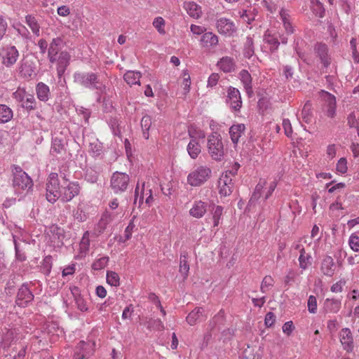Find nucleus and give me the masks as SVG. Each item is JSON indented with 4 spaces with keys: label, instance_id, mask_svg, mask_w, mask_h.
Wrapping results in <instances>:
<instances>
[{
    "label": "nucleus",
    "instance_id": "f257e3e1",
    "mask_svg": "<svg viewBox=\"0 0 359 359\" xmlns=\"http://www.w3.org/2000/svg\"><path fill=\"white\" fill-rule=\"evenodd\" d=\"M64 185L60 186L57 174L52 172L49 175L46 184V198L53 203L60 199L62 202H69L79 195L80 187L78 182H69L65 180Z\"/></svg>",
    "mask_w": 359,
    "mask_h": 359
},
{
    "label": "nucleus",
    "instance_id": "f03ea898",
    "mask_svg": "<svg viewBox=\"0 0 359 359\" xmlns=\"http://www.w3.org/2000/svg\"><path fill=\"white\" fill-rule=\"evenodd\" d=\"M74 82L76 84L90 89L96 90L100 93H104L106 86L100 79V76L91 72H76L73 75Z\"/></svg>",
    "mask_w": 359,
    "mask_h": 359
},
{
    "label": "nucleus",
    "instance_id": "7ed1b4c3",
    "mask_svg": "<svg viewBox=\"0 0 359 359\" xmlns=\"http://www.w3.org/2000/svg\"><path fill=\"white\" fill-rule=\"evenodd\" d=\"M13 172V186L16 193H22L23 191H29L32 189V180L20 167L14 166Z\"/></svg>",
    "mask_w": 359,
    "mask_h": 359
},
{
    "label": "nucleus",
    "instance_id": "20e7f679",
    "mask_svg": "<svg viewBox=\"0 0 359 359\" xmlns=\"http://www.w3.org/2000/svg\"><path fill=\"white\" fill-rule=\"evenodd\" d=\"M208 151L211 158L215 161H221L224 154V145L220 135L212 133L208 137Z\"/></svg>",
    "mask_w": 359,
    "mask_h": 359
},
{
    "label": "nucleus",
    "instance_id": "39448f33",
    "mask_svg": "<svg viewBox=\"0 0 359 359\" xmlns=\"http://www.w3.org/2000/svg\"><path fill=\"white\" fill-rule=\"evenodd\" d=\"M211 175V170L205 165H201L190 172L187 177L188 183L192 187L201 186Z\"/></svg>",
    "mask_w": 359,
    "mask_h": 359
},
{
    "label": "nucleus",
    "instance_id": "423d86ee",
    "mask_svg": "<svg viewBox=\"0 0 359 359\" xmlns=\"http://www.w3.org/2000/svg\"><path fill=\"white\" fill-rule=\"evenodd\" d=\"M95 346L91 340L80 341L75 347L73 359H88L94 353Z\"/></svg>",
    "mask_w": 359,
    "mask_h": 359
},
{
    "label": "nucleus",
    "instance_id": "0eeeda50",
    "mask_svg": "<svg viewBox=\"0 0 359 359\" xmlns=\"http://www.w3.org/2000/svg\"><path fill=\"white\" fill-rule=\"evenodd\" d=\"M130 181L129 176L120 172H115L111 177V187L115 194L125 191Z\"/></svg>",
    "mask_w": 359,
    "mask_h": 359
},
{
    "label": "nucleus",
    "instance_id": "6e6552de",
    "mask_svg": "<svg viewBox=\"0 0 359 359\" xmlns=\"http://www.w3.org/2000/svg\"><path fill=\"white\" fill-rule=\"evenodd\" d=\"M320 97L323 101V108L325 111L326 115L330 118H333L336 115V97L332 94L325 91L320 90L319 92Z\"/></svg>",
    "mask_w": 359,
    "mask_h": 359
},
{
    "label": "nucleus",
    "instance_id": "1a4fd4ad",
    "mask_svg": "<svg viewBox=\"0 0 359 359\" xmlns=\"http://www.w3.org/2000/svg\"><path fill=\"white\" fill-rule=\"evenodd\" d=\"M226 104L229 107L235 111H240L242 107V100L240 91L232 86H230L227 90Z\"/></svg>",
    "mask_w": 359,
    "mask_h": 359
},
{
    "label": "nucleus",
    "instance_id": "9d476101",
    "mask_svg": "<svg viewBox=\"0 0 359 359\" xmlns=\"http://www.w3.org/2000/svg\"><path fill=\"white\" fill-rule=\"evenodd\" d=\"M34 299V294L27 284H23L18 290L15 304L20 307H26Z\"/></svg>",
    "mask_w": 359,
    "mask_h": 359
},
{
    "label": "nucleus",
    "instance_id": "9b49d317",
    "mask_svg": "<svg viewBox=\"0 0 359 359\" xmlns=\"http://www.w3.org/2000/svg\"><path fill=\"white\" fill-rule=\"evenodd\" d=\"M19 52L15 46L6 47L2 53V64L6 67H11L17 62Z\"/></svg>",
    "mask_w": 359,
    "mask_h": 359
},
{
    "label": "nucleus",
    "instance_id": "f8f14e48",
    "mask_svg": "<svg viewBox=\"0 0 359 359\" xmlns=\"http://www.w3.org/2000/svg\"><path fill=\"white\" fill-rule=\"evenodd\" d=\"M219 194L224 196H229L233 189L234 185L233 180L229 175L228 172H225L219 177Z\"/></svg>",
    "mask_w": 359,
    "mask_h": 359
},
{
    "label": "nucleus",
    "instance_id": "ddd939ff",
    "mask_svg": "<svg viewBox=\"0 0 359 359\" xmlns=\"http://www.w3.org/2000/svg\"><path fill=\"white\" fill-rule=\"evenodd\" d=\"M18 72L21 77L27 79H32L33 76L36 75L34 62L27 58H23L20 61Z\"/></svg>",
    "mask_w": 359,
    "mask_h": 359
},
{
    "label": "nucleus",
    "instance_id": "4468645a",
    "mask_svg": "<svg viewBox=\"0 0 359 359\" xmlns=\"http://www.w3.org/2000/svg\"><path fill=\"white\" fill-rule=\"evenodd\" d=\"M216 27L217 31L226 36H231L236 30L232 20L226 18H221L217 20Z\"/></svg>",
    "mask_w": 359,
    "mask_h": 359
},
{
    "label": "nucleus",
    "instance_id": "2eb2a0df",
    "mask_svg": "<svg viewBox=\"0 0 359 359\" xmlns=\"http://www.w3.org/2000/svg\"><path fill=\"white\" fill-rule=\"evenodd\" d=\"M339 339L344 350L348 353H351L353 351V339L349 328H343L340 331Z\"/></svg>",
    "mask_w": 359,
    "mask_h": 359
},
{
    "label": "nucleus",
    "instance_id": "dca6fc26",
    "mask_svg": "<svg viewBox=\"0 0 359 359\" xmlns=\"http://www.w3.org/2000/svg\"><path fill=\"white\" fill-rule=\"evenodd\" d=\"M316 56L320 60L323 67L327 68L331 63V58L328 54V47L326 44L319 43L314 47Z\"/></svg>",
    "mask_w": 359,
    "mask_h": 359
},
{
    "label": "nucleus",
    "instance_id": "f3484780",
    "mask_svg": "<svg viewBox=\"0 0 359 359\" xmlns=\"http://www.w3.org/2000/svg\"><path fill=\"white\" fill-rule=\"evenodd\" d=\"M239 79L243 86V88L249 97L254 95L252 88V79L250 74L245 69H243L239 73Z\"/></svg>",
    "mask_w": 359,
    "mask_h": 359
},
{
    "label": "nucleus",
    "instance_id": "a211bd4d",
    "mask_svg": "<svg viewBox=\"0 0 359 359\" xmlns=\"http://www.w3.org/2000/svg\"><path fill=\"white\" fill-rule=\"evenodd\" d=\"M217 66L223 72L230 73L236 70V62L233 57L224 56L217 62Z\"/></svg>",
    "mask_w": 359,
    "mask_h": 359
},
{
    "label": "nucleus",
    "instance_id": "6ab92c4d",
    "mask_svg": "<svg viewBox=\"0 0 359 359\" xmlns=\"http://www.w3.org/2000/svg\"><path fill=\"white\" fill-rule=\"evenodd\" d=\"M123 216L122 210H107L103 215L100 221V224L103 225L104 228L105 226L114 221L118 220L119 218H121Z\"/></svg>",
    "mask_w": 359,
    "mask_h": 359
},
{
    "label": "nucleus",
    "instance_id": "aec40b11",
    "mask_svg": "<svg viewBox=\"0 0 359 359\" xmlns=\"http://www.w3.org/2000/svg\"><path fill=\"white\" fill-rule=\"evenodd\" d=\"M189 135L191 137V140L188 144L187 149L190 157L195 159L201 153V147L196 140V137L194 136L190 130L189 131Z\"/></svg>",
    "mask_w": 359,
    "mask_h": 359
},
{
    "label": "nucleus",
    "instance_id": "412c9836",
    "mask_svg": "<svg viewBox=\"0 0 359 359\" xmlns=\"http://www.w3.org/2000/svg\"><path fill=\"white\" fill-rule=\"evenodd\" d=\"M201 42L202 46L206 48H214L219 42L218 36L211 32H205L203 34Z\"/></svg>",
    "mask_w": 359,
    "mask_h": 359
},
{
    "label": "nucleus",
    "instance_id": "4be33fe9",
    "mask_svg": "<svg viewBox=\"0 0 359 359\" xmlns=\"http://www.w3.org/2000/svg\"><path fill=\"white\" fill-rule=\"evenodd\" d=\"M321 271L327 276H332L335 271L334 259L330 256H326L322 261Z\"/></svg>",
    "mask_w": 359,
    "mask_h": 359
},
{
    "label": "nucleus",
    "instance_id": "5701e85b",
    "mask_svg": "<svg viewBox=\"0 0 359 359\" xmlns=\"http://www.w3.org/2000/svg\"><path fill=\"white\" fill-rule=\"evenodd\" d=\"M341 300L327 298L323 304V309L325 313H336L341 309Z\"/></svg>",
    "mask_w": 359,
    "mask_h": 359
},
{
    "label": "nucleus",
    "instance_id": "b1692460",
    "mask_svg": "<svg viewBox=\"0 0 359 359\" xmlns=\"http://www.w3.org/2000/svg\"><path fill=\"white\" fill-rule=\"evenodd\" d=\"M207 211V204L201 201H195L189 214L196 218L202 217Z\"/></svg>",
    "mask_w": 359,
    "mask_h": 359
},
{
    "label": "nucleus",
    "instance_id": "393cba45",
    "mask_svg": "<svg viewBox=\"0 0 359 359\" xmlns=\"http://www.w3.org/2000/svg\"><path fill=\"white\" fill-rule=\"evenodd\" d=\"M264 41L270 46L271 52H275L278 50L280 41L276 34H272L269 30H267L264 35Z\"/></svg>",
    "mask_w": 359,
    "mask_h": 359
},
{
    "label": "nucleus",
    "instance_id": "a878e982",
    "mask_svg": "<svg viewBox=\"0 0 359 359\" xmlns=\"http://www.w3.org/2000/svg\"><path fill=\"white\" fill-rule=\"evenodd\" d=\"M296 248H299L300 255L298 259L299 267L303 270H306L311 265L312 257L309 254L306 253L304 247L300 248L299 245H297Z\"/></svg>",
    "mask_w": 359,
    "mask_h": 359
},
{
    "label": "nucleus",
    "instance_id": "bb28decb",
    "mask_svg": "<svg viewBox=\"0 0 359 359\" xmlns=\"http://www.w3.org/2000/svg\"><path fill=\"white\" fill-rule=\"evenodd\" d=\"M50 153L53 156L55 157L65 154V148L62 140L57 137L53 139Z\"/></svg>",
    "mask_w": 359,
    "mask_h": 359
},
{
    "label": "nucleus",
    "instance_id": "cd10ccee",
    "mask_svg": "<svg viewBox=\"0 0 359 359\" xmlns=\"http://www.w3.org/2000/svg\"><path fill=\"white\" fill-rule=\"evenodd\" d=\"M245 130L244 124L233 125L229 129V135L233 144H237Z\"/></svg>",
    "mask_w": 359,
    "mask_h": 359
},
{
    "label": "nucleus",
    "instance_id": "c85d7f7f",
    "mask_svg": "<svg viewBox=\"0 0 359 359\" xmlns=\"http://www.w3.org/2000/svg\"><path fill=\"white\" fill-rule=\"evenodd\" d=\"M25 22L31 29L32 33L36 36H39L41 34V26L36 20V17L32 15H27L25 16Z\"/></svg>",
    "mask_w": 359,
    "mask_h": 359
},
{
    "label": "nucleus",
    "instance_id": "c756f323",
    "mask_svg": "<svg viewBox=\"0 0 359 359\" xmlns=\"http://www.w3.org/2000/svg\"><path fill=\"white\" fill-rule=\"evenodd\" d=\"M36 95L39 100L46 102L49 99L50 88L49 87L43 83L39 82L36 87Z\"/></svg>",
    "mask_w": 359,
    "mask_h": 359
},
{
    "label": "nucleus",
    "instance_id": "7c9ffc66",
    "mask_svg": "<svg viewBox=\"0 0 359 359\" xmlns=\"http://www.w3.org/2000/svg\"><path fill=\"white\" fill-rule=\"evenodd\" d=\"M148 191H152L149 185L146 186L145 183L144 182L142 185L141 190H140L139 183H137L135 191L134 203H137V198L140 196L139 205H140L143 203L144 196L147 197L149 196V194H147Z\"/></svg>",
    "mask_w": 359,
    "mask_h": 359
},
{
    "label": "nucleus",
    "instance_id": "2f4dec72",
    "mask_svg": "<svg viewBox=\"0 0 359 359\" xmlns=\"http://www.w3.org/2000/svg\"><path fill=\"white\" fill-rule=\"evenodd\" d=\"M280 17L283 21L285 32L288 34H292L294 32V28L290 20V14L288 11L284 8H281L280 12Z\"/></svg>",
    "mask_w": 359,
    "mask_h": 359
},
{
    "label": "nucleus",
    "instance_id": "473e14b6",
    "mask_svg": "<svg viewBox=\"0 0 359 359\" xmlns=\"http://www.w3.org/2000/svg\"><path fill=\"white\" fill-rule=\"evenodd\" d=\"M184 8H186L188 14L196 19H198L201 17L202 13L201 8L198 4L194 2H188L184 4Z\"/></svg>",
    "mask_w": 359,
    "mask_h": 359
},
{
    "label": "nucleus",
    "instance_id": "72a5a7b5",
    "mask_svg": "<svg viewBox=\"0 0 359 359\" xmlns=\"http://www.w3.org/2000/svg\"><path fill=\"white\" fill-rule=\"evenodd\" d=\"M140 72L134 71H128L123 76L125 81L130 86L135 84L140 85Z\"/></svg>",
    "mask_w": 359,
    "mask_h": 359
},
{
    "label": "nucleus",
    "instance_id": "f704fd0d",
    "mask_svg": "<svg viewBox=\"0 0 359 359\" xmlns=\"http://www.w3.org/2000/svg\"><path fill=\"white\" fill-rule=\"evenodd\" d=\"M12 109L6 104H0V123L8 122L13 118Z\"/></svg>",
    "mask_w": 359,
    "mask_h": 359
},
{
    "label": "nucleus",
    "instance_id": "c9c22d12",
    "mask_svg": "<svg viewBox=\"0 0 359 359\" xmlns=\"http://www.w3.org/2000/svg\"><path fill=\"white\" fill-rule=\"evenodd\" d=\"M102 144L97 139H94L89 143V152L93 156L97 157L100 156L102 153Z\"/></svg>",
    "mask_w": 359,
    "mask_h": 359
},
{
    "label": "nucleus",
    "instance_id": "e433bc0d",
    "mask_svg": "<svg viewBox=\"0 0 359 359\" xmlns=\"http://www.w3.org/2000/svg\"><path fill=\"white\" fill-rule=\"evenodd\" d=\"M141 128L142 130L143 137L148 140L149 137V130L151 126V118L150 116L146 114L141 120Z\"/></svg>",
    "mask_w": 359,
    "mask_h": 359
},
{
    "label": "nucleus",
    "instance_id": "4c0bfd02",
    "mask_svg": "<svg viewBox=\"0 0 359 359\" xmlns=\"http://www.w3.org/2000/svg\"><path fill=\"white\" fill-rule=\"evenodd\" d=\"M63 40L61 37H56L51 41L48 53L51 55H57L62 48Z\"/></svg>",
    "mask_w": 359,
    "mask_h": 359
},
{
    "label": "nucleus",
    "instance_id": "58836bf2",
    "mask_svg": "<svg viewBox=\"0 0 359 359\" xmlns=\"http://www.w3.org/2000/svg\"><path fill=\"white\" fill-rule=\"evenodd\" d=\"M203 309L202 308H196L192 311H191L187 317V323L193 325H194L197 320H200L202 316V313Z\"/></svg>",
    "mask_w": 359,
    "mask_h": 359
},
{
    "label": "nucleus",
    "instance_id": "ea45409f",
    "mask_svg": "<svg viewBox=\"0 0 359 359\" xmlns=\"http://www.w3.org/2000/svg\"><path fill=\"white\" fill-rule=\"evenodd\" d=\"M255 53L253 39L248 36L244 44L243 55L247 58H250Z\"/></svg>",
    "mask_w": 359,
    "mask_h": 359
},
{
    "label": "nucleus",
    "instance_id": "a19ab883",
    "mask_svg": "<svg viewBox=\"0 0 359 359\" xmlns=\"http://www.w3.org/2000/svg\"><path fill=\"white\" fill-rule=\"evenodd\" d=\"M36 100L33 95L27 94L25 100L22 102L21 106L27 111H32L36 109Z\"/></svg>",
    "mask_w": 359,
    "mask_h": 359
},
{
    "label": "nucleus",
    "instance_id": "79ce46f5",
    "mask_svg": "<svg viewBox=\"0 0 359 359\" xmlns=\"http://www.w3.org/2000/svg\"><path fill=\"white\" fill-rule=\"evenodd\" d=\"M302 117L304 122L309 123L312 119L311 103L308 101L304 104L302 111Z\"/></svg>",
    "mask_w": 359,
    "mask_h": 359
},
{
    "label": "nucleus",
    "instance_id": "37998d69",
    "mask_svg": "<svg viewBox=\"0 0 359 359\" xmlns=\"http://www.w3.org/2000/svg\"><path fill=\"white\" fill-rule=\"evenodd\" d=\"M189 271V265L188 264L187 255L186 254L181 255L180 263V272L187 278Z\"/></svg>",
    "mask_w": 359,
    "mask_h": 359
},
{
    "label": "nucleus",
    "instance_id": "c03bdc74",
    "mask_svg": "<svg viewBox=\"0 0 359 359\" xmlns=\"http://www.w3.org/2000/svg\"><path fill=\"white\" fill-rule=\"evenodd\" d=\"M107 282L111 286L117 287L120 284V278L117 273L109 271L107 273Z\"/></svg>",
    "mask_w": 359,
    "mask_h": 359
},
{
    "label": "nucleus",
    "instance_id": "a18cd8bd",
    "mask_svg": "<svg viewBox=\"0 0 359 359\" xmlns=\"http://www.w3.org/2000/svg\"><path fill=\"white\" fill-rule=\"evenodd\" d=\"M274 280L271 276H266L261 284V291L263 293L266 292L271 287L273 286Z\"/></svg>",
    "mask_w": 359,
    "mask_h": 359
},
{
    "label": "nucleus",
    "instance_id": "49530a36",
    "mask_svg": "<svg viewBox=\"0 0 359 359\" xmlns=\"http://www.w3.org/2000/svg\"><path fill=\"white\" fill-rule=\"evenodd\" d=\"M108 261V257H102L93 263L92 269L95 271L101 270L107 266Z\"/></svg>",
    "mask_w": 359,
    "mask_h": 359
},
{
    "label": "nucleus",
    "instance_id": "de8ad7c7",
    "mask_svg": "<svg viewBox=\"0 0 359 359\" xmlns=\"http://www.w3.org/2000/svg\"><path fill=\"white\" fill-rule=\"evenodd\" d=\"M154 27L157 29L159 34H164L165 33L164 27H165V20L161 17H157L154 20L153 22Z\"/></svg>",
    "mask_w": 359,
    "mask_h": 359
},
{
    "label": "nucleus",
    "instance_id": "09e8293b",
    "mask_svg": "<svg viewBox=\"0 0 359 359\" xmlns=\"http://www.w3.org/2000/svg\"><path fill=\"white\" fill-rule=\"evenodd\" d=\"M348 245L352 250L359 252V236L351 234L348 238Z\"/></svg>",
    "mask_w": 359,
    "mask_h": 359
},
{
    "label": "nucleus",
    "instance_id": "8fccbe9b",
    "mask_svg": "<svg viewBox=\"0 0 359 359\" xmlns=\"http://www.w3.org/2000/svg\"><path fill=\"white\" fill-rule=\"evenodd\" d=\"M75 302L77 309L81 311L85 312L88 310L86 301L81 295L75 296Z\"/></svg>",
    "mask_w": 359,
    "mask_h": 359
},
{
    "label": "nucleus",
    "instance_id": "3c124183",
    "mask_svg": "<svg viewBox=\"0 0 359 359\" xmlns=\"http://www.w3.org/2000/svg\"><path fill=\"white\" fill-rule=\"evenodd\" d=\"M85 178L88 182L95 183L98 180V173L91 168L87 169Z\"/></svg>",
    "mask_w": 359,
    "mask_h": 359
},
{
    "label": "nucleus",
    "instance_id": "603ef678",
    "mask_svg": "<svg viewBox=\"0 0 359 359\" xmlns=\"http://www.w3.org/2000/svg\"><path fill=\"white\" fill-rule=\"evenodd\" d=\"M308 310L311 313H316L317 311V300L315 296L310 295L307 302Z\"/></svg>",
    "mask_w": 359,
    "mask_h": 359
},
{
    "label": "nucleus",
    "instance_id": "864d4df0",
    "mask_svg": "<svg viewBox=\"0 0 359 359\" xmlns=\"http://www.w3.org/2000/svg\"><path fill=\"white\" fill-rule=\"evenodd\" d=\"M90 245L89 233L86 231L80 242V249L82 252H86L88 250Z\"/></svg>",
    "mask_w": 359,
    "mask_h": 359
},
{
    "label": "nucleus",
    "instance_id": "5fc2aeb1",
    "mask_svg": "<svg viewBox=\"0 0 359 359\" xmlns=\"http://www.w3.org/2000/svg\"><path fill=\"white\" fill-rule=\"evenodd\" d=\"M51 231L54 235L57 236L58 240L62 244V241L65 238V231L63 229L57 226V225H53L51 227Z\"/></svg>",
    "mask_w": 359,
    "mask_h": 359
},
{
    "label": "nucleus",
    "instance_id": "6e6d98bb",
    "mask_svg": "<svg viewBox=\"0 0 359 359\" xmlns=\"http://www.w3.org/2000/svg\"><path fill=\"white\" fill-rule=\"evenodd\" d=\"M347 161L345 158H341L337 163V170L341 174L347 172Z\"/></svg>",
    "mask_w": 359,
    "mask_h": 359
},
{
    "label": "nucleus",
    "instance_id": "4d7b16f0",
    "mask_svg": "<svg viewBox=\"0 0 359 359\" xmlns=\"http://www.w3.org/2000/svg\"><path fill=\"white\" fill-rule=\"evenodd\" d=\"M69 59H70L69 54L66 51H62L59 55V57L57 59V64L68 66Z\"/></svg>",
    "mask_w": 359,
    "mask_h": 359
},
{
    "label": "nucleus",
    "instance_id": "13d9d810",
    "mask_svg": "<svg viewBox=\"0 0 359 359\" xmlns=\"http://www.w3.org/2000/svg\"><path fill=\"white\" fill-rule=\"evenodd\" d=\"M28 93L24 88H18L14 93L13 97L18 102H22Z\"/></svg>",
    "mask_w": 359,
    "mask_h": 359
},
{
    "label": "nucleus",
    "instance_id": "bf43d9fd",
    "mask_svg": "<svg viewBox=\"0 0 359 359\" xmlns=\"http://www.w3.org/2000/svg\"><path fill=\"white\" fill-rule=\"evenodd\" d=\"M276 0H264V5L267 10L271 13L276 12L278 10V6Z\"/></svg>",
    "mask_w": 359,
    "mask_h": 359
},
{
    "label": "nucleus",
    "instance_id": "052dcab7",
    "mask_svg": "<svg viewBox=\"0 0 359 359\" xmlns=\"http://www.w3.org/2000/svg\"><path fill=\"white\" fill-rule=\"evenodd\" d=\"M283 127L284 128L285 135L288 137H290L292 134V128L289 119H283Z\"/></svg>",
    "mask_w": 359,
    "mask_h": 359
},
{
    "label": "nucleus",
    "instance_id": "680f3d73",
    "mask_svg": "<svg viewBox=\"0 0 359 359\" xmlns=\"http://www.w3.org/2000/svg\"><path fill=\"white\" fill-rule=\"evenodd\" d=\"M313 11L316 15L319 18H323L325 15V9L321 3L317 1L316 4L313 6Z\"/></svg>",
    "mask_w": 359,
    "mask_h": 359
},
{
    "label": "nucleus",
    "instance_id": "e2e57ef3",
    "mask_svg": "<svg viewBox=\"0 0 359 359\" xmlns=\"http://www.w3.org/2000/svg\"><path fill=\"white\" fill-rule=\"evenodd\" d=\"M8 29V23L6 20L0 16V41L4 38Z\"/></svg>",
    "mask_w": 359,
    "mask_h": 359
},
{
    "label": "nucleus",
    "instance_id": "0e129e2a",
    "mask_svg": "<svg viewBox=\"0 0 359 359\" xmlns=\"http://www.w3.org/2000/svg\"><path fill=\"white\" fill-rule=\"evenodd\" d=\"M276 321V316L273 312H268L266 314L264 323L266 327H271Z\"/></svg>",
    "mask_w": 359,
    "mask_h": 359
},
{
    "label": "nucleus",
    "instance_id": "69168bd1",
    "mask_svg": "<svg viewBox=\"0 0 359 359\" xmlns=\"http://www.w3.org/2000/svg\"><path fill=\"white\" fill-rule=\"evenodd\" d=\"M219 76L218 74L213 73L212 74L208 79V84L207 86L210 88H212L215 86L219 81Z\"/></svg>",
    "mask_w": 359,
    "mask_h": 359
},
{
    "label": "nucleus",
    "instance_id": "338daca9",
    "mask_svg": "<svg viewBox=\"0 0 359 359\" xmlns=\"http://www.w3.org/2000/svg\"><path fill=\"white\" fill-rule=\"evenodd\" d=\"M74 217L79 222H84L87 219L86 213L79 208L74 212Z\"/></svg>",
    "mask_w": 359,
    "mask_h": 359
},
{
    "label": "nucleus",
    "instance_id": "774afa93",
    "mask_svg": "<svg viewBox=\"0 0 359 359\" xmlns=\"http://www.w3.org/2000/svg\"><path fill=\"white\" fill-rule=\"evenodd\" d=\"M294 327L292 321H287L283 325V332L287 335H290Z\"/></svg>",
    "mask_w": 359,
    "mask_h": 359
}]
</instances>
